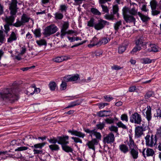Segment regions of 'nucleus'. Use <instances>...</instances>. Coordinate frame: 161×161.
Masks as SVG:
<instances>
[{"label":"nucleus","instance_id":"obj_1","mask_svg":"<svg viewBox=\"0 0 161 161\" xmlns=\"http://www.w3.org/2000/svg\"><path fill=\"white\" fill-rule=\"evenodd\" d=\"M14 90L12 88H7L4 91L3 93L0 92V96L3 100H8L14 102L17 100V96L14 93Z\"/></svg>","mask_w":161,"mask_h":161},{"label":"nucleus","instance_id":"obj_2","mask_svg":"<svg viewBox=\"0 0 161 161\" xmlns=\"http://www.w3.org/2000/svg\"><path fill=\"white\" fill-rule=\"evenodd\" d=\"M84 131L86 133L89 134V136L93 140H96V142L99 143V141L101 140L102 135L101 133L96 131L95 129L90 130L88 128H84Z\"/></svg>","mask_w":161,"mask_h":161},{"label":"nucleus","instance_id":"obj_3","mask_svg":"<svg viewBox=\"0 0 161 161\" xmlns=\"http://www.w3.org/2000/svg\"><path fill=\"white\" fill-rule=\"evenodd\" d=\"M146 140V144L147 146L152 147L156 145L157 141V138L155 136L152 135H147L145 137Z\"/></svg>","mask_w":161,"mask_h":161},{"label":"nucleus","instance_id":"obj_4","mask_svg":"<svg viewBox=\"0 0 161 161\" xmlns=\"http://www.w3.org/2000/svg\"><path fill=\"white\" fill-rule=\"evenodd\" d=\"M30 17L26 14H23L21 16V20L17 19L16 22L13 24V26L16 27H19L24 25L26 23L29 22Z\"/></svg>","mask_w":161,"mask_h":161},{"label":"nucleus","instance_id":"obj_5","mask_svg":"<svg viewBox=\"0 0 161 161\" xmlns=\"http://www.w3.org/2000/svg\"><path fill=\"white\" fill-rule=\"evenodd\" d=\"M58 30L57 26L54 24H52L45 28L43 34L47 36H49L55 33Z\"/></svg>","mask_w":161,"mask_h":161},{"label":"nucleus","instance_id":"obj_6","mask_svg":"<svg viewBox=\"0 0 161 161\" xmlns=\"http://www.w3.org/2000/svg\"><path fill=\"white\" fill-rule=\"evenodd\" d=\"M130 120L131 123L140 125L142 121V118L140 114L137 112H135L130 117Z\"/></svg>","mask_w":161,"mask_h":161},{"label":"nucleus","instance_id":"obj_7","mask_svg":"<svg viewBox=\"0 0 161 161\" xmlns=\"http://www.w3.org/2000/svg\"><path fill=\"white\" fill-rule=\"evenodd\" d=\"M146 127L142 125V126H137L135 129V137L136 138L140 137L143 134L144 131L146 130Z\"/></svg>","mask_w":161,"mask_h":161},{"label":"nucleus","instance_id":"obj_8","mask_svg":"<svg viewBox=\"0 0 161 161\" xmlns=\"http://www.w3.org/2000/svg\"><path fill=\"white\" fill-rule=\"evenodd\" d=\"M109 23L107 21L100 19L95 24L94 28L97 30H99L103 28L106 25H109Z\"/></svg>","mask_w":161,"mask_h":161},{"label":"nucleus","instance_id":"obj_9","mask_svg":"<svg viewBox=\"0 0 161 161\" xmlns=\"http://www.w3.org/2000/svg\"><path fill=\"white\" fill-rule=\"evenodd\" d=\"M18 2L17 0H12L9 4V9L10 10V14H16L18 8L17 7Z\"/></svg>","mask_w":161,"mask_h":161},{"label":"nucleus","instance_id":"obj_10","mask_svg":"<svg viewBox=\"0 0 161 161\" xmlns=\"http://www.w3.org/2000/svg\"><path fill=\"white\" fill-rule=\"evenodd\" d=\"M46 144L45 142H42L35 144L33 146H31L32 148H34L33 151L34 154H41L43 153V151L42 150H38L37 149L39 148L41 149L42 148L44 147Z\"/></svg>","mask_w":161,"mask_h":161},{"label":"nucleus","instance_id":"obj_11","mask_svg":"<svg viewBox=\"0 0 161 161\" xmlns=\"http://www.w3.org/2000/svg\"><path fill=\"white\" fill-rule=\"evenodd\" d=\"M123 14L124 19L126 22L131 23L134 25H135L136 20L133 15H129L128 14L123 12Z\"/></svg>","mask_w":161,"mask_h":161},{"label":"nucleus","instance_id":"obj_12","mask_svg":"<svg viewBox=\"0 0 161 161\" xmlns=\"http://www.w3.org/2000/svg\"><path fill=\"white\" fill-rule=\"evenodd\" d=\"M114 135L111 132L103 137V142L105 144H111L114 142Z\"/></svg>","mask_w":161,"mask_h":161},{"label":"nucleus","instance_id":"obj_13","mask_svg":"<svg viewBox=\"0 0 161 161\" xmlns=\"http://www.w3.org/2000/svg\"><path fill=\"white\" fill-rule=\"evenodd\" d=\"M69 137L68 136H58V143L60 144L62 147L65 145H67L69 143L68 140Z\"/></svg>","mask_w":161,"mask_h":161},{"label":"nucleus","instance_id":"obj_14","mask_svg":"<svg viewBox=\"0 0 161 161\" xmlns=\"http://www.w3.org/2000/svg\"><path fill=\"white\" fill-rule=\"evenodd\" d=\"M123 12L126 13L127 14L129 13L132 15H136L138 13H137V9H136L135 7L129 8L127 7H125L123 9Z\"/></svg>","mask_w":161,"mask_h":161},{"label":"nucleus","instance_id":"obj_15","mask_svg":"<svg viewBox=\"0 0 161 161\" xmlns=\"http://www.w3.org/2000/svg\"><path fill=\"white\" fill-rule=\"evenodd\" d=\"M10 16L8 17L7 16L5 18V21L6 24L10 25V26L13 25V23L15 20L16 17V14H10Z\"/></svg>","mask_w":161,"mask_h":161},{"label":"nucleus","instance_id":"obj_16","mask_svg":"<svg viewBox=\"0 0 161 161\" xmlns=\"http://www.w3.org/2000/svg\"><path fill=\"white\" fill-rule=\"evenodd\" d=\"M144 116L146 118L148 122L151 121L152 118V114L150 106H148L147 107V110L145 112V114H144Z\"/></svg>","mask_w":161,"mask_h":161},{"label":"nucleus","instance_id":"obj_17","mask_svg":"<svg viewBox=\"0 0 161 161\" xmlns=\"http://www.w3.org/2000/svg\"><path fill=\"white\" fill-rule=\"evenodd\" d=\"M100 42L98 40V38L95 36L90 41V43L88 45V46L89 48H91L95 46H97L98 47L100 46Z\"/></svg>","mask_w":161,"mask_h":161},{"label":"nucleus","instance_id":"obj_18","mask_svg":"<svg viewBox=\"0 0 161 161\" xmlns=\"http://www.w3.org/2000/svg\"><path fill=\"white\" fill-rule=\"evenodd\" d=\"M68 131L69 133H71V135H74L76 136L82 138H84L86 136L84 133L80 131H78L74 130H68Z\"/></svg>","mask_w":161,"mask_h":161},{"label":"nucleus","instance_id":"obj_19","mask_svg":"<svg viewBox=\"0 0 161 161\" xmlns=\"http://www.w3.org/2000/svg\"><path fill=\"white\" fill-rule=\"evenodd\" d=\"M95 140L92 139L91 141H88L86 143V145L88 147L89 149L95 150V146L97 145L98 144V143L96 142Z\"/></svg>","mask_w":161,"mask_h":161},{"label":"nucleus","instance_id":"obj_20","mask_svg":"<svg viewBox=\"0 0 161 161\" xmlns=\"http://www.w3.org/2000/svg\"><path fill=\"white\" fill-rule=\"evenodd\" d=\"M69 26V24L68 21H65L62 24L60 31L61 34L60 37L64 34H65V32L66 31L67 29Z\"/></svg>","mask_w":161,"mask_h":161},{"label":"nucleus","instance_id":"obj_21","mask_svg":"<svg viewBox=\"0 0 161 161\" xmlns=\"http://www.w3.org/2000/svg\"><path fill=\"white\" fill-rule=\"evenodd\" d=\"M138 150L135 148H133L130 150V154L131 156L134 159H136L138 157Z\"/></svg>","mask_w":161,"mask_h":161},{"label":"nucleus","instance_id":"obj_22","mask_svg":"<svg viewBox=\"0 0 161 161\" xmlns=\"http://www.w3.org/2000/svg\"><path fill=\"white\" fill-rule=\"evenodd\" d=\"M119 149L121 152L126 154L129 152V149L128 146L125 144H122L119 146Z\"/></svg>","mask_w":161,"mask_h":161},{"label":"nucleus","instance_id":"obj_23","mask_svg":"<svg viewBox=\"0 0 161 161\" xmlns=\"http://www.w3.org/2000/svg\"><path fill=\"white\" fill-rule=\"evenodd\" d=\"M17 38V34L14 31H12L9 38H8L7 42L8 43H11L13 41H16Z\"/></svg>","mask_w":161,"mask_h":161},{"label":"nucleus","instance_id":"obj_24","mask_svg":"<svg viewBox=\"0 0 161 161\" xmlns=\"http://www.w3.org/2000/svg\"><path fill=\"white\" fill-rule=\"evenodd\" d=\"M138 14L140 17L143 22H145L148 21L150 19V18L147 16L142 14L140 12H138Z\"/></svg>","mask_w":161,"mask_h":161},{"label":"nucleus","instance_id":"obj_25","mask_svg":"<svg viewBox=\"0 0 161 161\" xmlns=\"http://www.w3.org/2000/svg\"><path fill=\"white\" fill-rule=\"evenodd\" d=\"M68 59L67 57L64 56L56 58L53 59V60L55 62L60 63L64 61L67 60Z\"/></svg>","mask_w":161,"mask_h":161},{"label":"nucleus","instance_id":"obj_26","mask_svg":"<svg viewBox=\"0 0 161 161\" xmlns=\"http://www.w3.org/2000/svg\"><path fill=\"white\" fill-rule=\"evenodd\" d=\"M149 46L150 48L148 49L149 52H157L158 51V47L156 46L155 44H150Z\"/></svg>","mask_w":161,"mask_h":161},{"label":"nucleus","instance_id":"obj_27","mask_svg":"<svg viewBox=\"0 0 161 161\" xmlns=\"http://www.w3.org/2000/svg\"><path fill=\"white\" fill-rule=\"evenodd\" d=\"M153 8L152 9V14L153 16L157 15L160 13L161 10V5H160L159 8Z\"/></svg>","mask_w":161,"mask_h":161},{"label":"nucleus","instance_id":"obj_28","mask_svg":"<svg viewBox=\"0 0 161 161\" xmlns=\"http://www.w3.org/2000/svg\"><path fill=\"white\" fill-rule=\"evenodd\" d=\"M110 39L109 38H108L107 37H103L101 38L99 40V41L100 42L99 44V46H101L102 44L105 45L107 44L109 41Z\"/></svg>","mask_w":161,"mask_h":161},{"label":"nucleus","instance_id":"obj_29","mask_svg":"<svg viewBox=\"0 0 161 161\" xmlns=\"http://www.w3.org/2000/svg\"><path fill=\"white\" fill-rule=\"evenodd\" d=\"M62 148L64 151L67 153H72L73 151V149L70 147L68 146L67 145L62 146Z\"/></svg>","mask_w":161,"mask_h":161},{"label":"nucleus","instance_id":"obj_30","mask_svg":"<svg viewBox=\"0 0 161 161\" xmlns=\"http://www.w3.org/2000/svg\"><path fill=\"white\" fill-rule=\"evenodd\" d=\"M146 153L147 157L153 156L155 153L154 150L152 149L149 148L147 149Z\"/></svg>","mask_w":161,"mask_h":161},{"label":"nucleus","instance_id":"obj_31","mask_svg":"<svg viewBox=\"0 0 161 161\" xmlns=\"http://www.w3.org/2000/svg\"><path fill=\"white\" fill-rule=\"evenodd\" d=\"M80 102L79 100H77L76 101L71 102L67 107H66L65 108H72L75 106L80 105Z\"/></svg>","mask_w":161,"mask_h":161},{"label":"nucleus","instance_id":"obj_32","mask_svg":"<svg viewBox=\"0 0 161 161\" xmlns=\"http://www.w3.org/2000/svg\"><path fill=\"white\" fill-rule=\"evenodd\" d=\"M34 87H33V85H32L31 86L28 88L26 89V94L29 95H33L34 94Z\"/></svg>","mask_w":161,"mask_h":161},{"label":"nucleus","instance_id":"obj_33","mask_svg":"<svg viewBox=\"0 0 161 161\" xmlns=\"http://www.w3.org/2000/svg\"><path fill=\"white\" fill-rule=\"evenodd\" d=\"M49 87L52 91H54L57 87V84L54 81H51L49 84Z\"/></svg>","mask_w":161,"mask_h":161},{"label":"nucleus","instance_id":"obj_34","mask_svg":"<svg viewBox=\"0 0 161 161\" xmlns=\"http://www.w3.org/2000/svg\"><path fill=\"white\" fill-rule=\"evenodd\" d=\"M49 147L52 151H58L59 149V147L58 145L56 144H53L49 146Z\"/></svg>","mask_w":161,"mask_h":161},{"label":"nucleus","instance_id":"obj_35","mask_svg":"<svg viewBox=\"0 0 161 161\" xmlns=\"http://www.w3.org/2000/svg\"><path fill=\"white\" fill-rule=\"evenodd\" d=\"M95 19L92 17L90 18L89 20L87 22V26L90 27H94L95 25Z\"/></svg>","mask_w":161,"mask_h":161},{"label":"nucleus","instance_id":"obj_36","mask_svg":"<svg viewBox=\"0 0 161 161\" xmlns=\"http://www.w3.org/2000/svg\"><path fill=\"white\" fill-rule=\"evenodd\" d=\"M90 12L95 15H100L101 14V12L97 9L94 8H91Z\"/></svg>","mask_w":161,"mask_h":161},{"label":"nucleus","instance_id":"obj_37","mask_svg":"<svg viewBox=\"0 0 161 161\" xmlns=\"http://www.w3.org/2000/svg\"><path fill=\"white\" fill-rule=\"evenodd\" d=\"M128 145L129 147L130 150L132 149L133 147L136 145L135 142L131 137H130L129 142L128 143Z\"/></svg>","mask_w":161,"mask_h":161},{"label":"nucleus","instance_id":"obj_38","mask_svg":"<svg viewBox=\"0 0 161 161\" xmlns=\"http://www.w3.org/2000/svg\"><path fill=\"white\" fill-rule=\"evenodd\" d=\"M144 38L143 37H141L139 38L136 41V45L138 46H141V47L142 46L143 43Z\"/></svg>","mask_w":161,"mask_h":161},{"label":"nucleus","instance_id":"obj_39","mask_svg":"<svg viewBox=\"0 0 161 161\" xmlns=\"http://www.w3.org/2000/svg\"><path fill=\"white\" fill-rule=\"evenodd\" d=\"M150 5L151 9L156 8L158 6V2L156 0H152L150 2Z\"/></svg>","mask_w":161,"mask_h":161},{"label":"nucleus","instance_id":"obj_40","mask_svg":"<svg viewBox=\"0 0 161 161\" xmlns=\"http://www.w3.org/2000/svg\"><path fill=\"white\" fill-rule=\"evenodd\" d=\"M122 25V21L121 20L117 21L114 24V27L116 31H117L119 27Z\"/></svg>","mask_w":161,"mask_h":161},{"label":"nucleus","instance_id":"obj_41","mask_svg":"<svg viewBox=\"0 0 161 161\" xmlns=\"http://www.w3.org/2000/svg\"><path fill=\"white\" fill-rule=\"evenodd\" d=\"M104 113H111V111H106V110H102L100 111L97 113V115L99 117H104L105 115L104 114Z\"/></svg>","mask_w":161,"mask_h":161},{"label":"nucleus","instance_id":"obj_42","mask_svg":"<svg viewBox=\"0 0 161 161\" xmlns=\"http://www.w3.org/2000/svg\"><path fill=\"white\" fill-rule=\"evenodd\" d=\"M33 32L36 37H39L41 36V30L40 28L35 29Z\"/></svg>","mask_w":161,"mask_h":161},{"label":"nucleus","instance_id":"obj_43","mask_svg":"<svg viewBox=\"0 0 161 161\" xmlns=\"http://www.w3.org/2000/svg\"><path fill=\"white\" fill-rule=\"evenodd\" d=\"M142 49V47L141 46H138L136 45V47L132 49L130 52V53L134 54V53H136L138 51Z\"/></svg>","mask_w":161,"mask_h":161},{"label":"nucleus","instance_id":"obj_44","mask_svg":"<svg viewBox=\"0 0 161 161\" xmlns=\"http://www.w3.org/2000/svg\"><path fill=\"white\" fill-rule=\"evenodd\" d=\"M47 140L50 143L55 144L57 142L58 143V136L56 138L54 137H51L50 139H47Z\"/></svg>","mask_w":161,"mask_h":161},{"label":"nucleus","instance_id":"obj_45","mask_svg":"<svg viewBox=\"0 0 161 161\" xmlns=\"http://www.w3.org/2000/svg\"><path fill=\"white\" fill-rule=\"evenodd\" d=\"M113 14H117L118 17H119V14L118 13L119 11V7L117 5H115L113 7Z\"/></svg>","mask_w":161,"mask_h":161},{"label":"nucleus","instance_id":"obj_46","mask_svg":"<svg viewBox=\"0 0 161 161\" xmlns=\"http://www.w3.org/2000/svg\"><path fill=\"white\" fill-rule=\"evenodd\" d=\"M54 15L55 18L56 20L61 19L64 17L63 14L60 13H56Z\"/></svg>","mask_w":161,"mask_h":161},{"label":"nucleus","instance_id":"obj_47","mask_svg":"<svg viewBox=\"0 0 161 161\" xmlns=\"http://www.w3.org/2000/svg\"><path fill=\"white\" fill-rule=\"evenodd\" d=\"M141 62L143 64H150L152 62V60L148 58H142L141 59Z\"/></svg>","mask_w":161,"mask_h":161},{"label":"nucleus","instance_id":"obj_48","mask_svg":"<svg viewBox=\"0 0 161 161\" xmlns=\"http://www.w3.org/2000/svg\"><path fill=\"white\" fill-rule=\"evenodd\" d=\"M117 125L119 128H121L124 129H127V127L121 121H119L117 124Z\"/></svg>","mask_w":161,"mask_h":161},{"label":"nucleus","instance_id":"obj_49","mask_svg":"<svg viewBox=\"0 0 161 161\" xmlns=\"http://www.w3.org/2000/svg\"><path fill=\"white\" fill-rule=\"evenodd\" d=\"M114 15L113 14H106L105 16V18L107 20H113L115 19Z\"/></svg>","mask_w":161,"mask_h":161},{"label":"nucleus","instance_id":"obj_50","mask_svg":"<svg viewBox=\"0 0 161 161\" xmlns=\"http://www.w3.org/2000/svg\"><path fill=\"white\" fill-rule=\"evenodd\" d=\"M155 136L157 138H161V125L157 129L156 134Z\"/></svg>","mask_w":161,"mask_h":161},{"label":"nucleus","instance_id":"obj_51","mask_svg":"<svg viewBox=\"0 0 161 161\" xmlns=\"http://www.w3.org/2000/svg\"><path fill=\"white\" fill-rule=\"evenodd\" d=\"M126 47L125 46H120L118 48V52L119 53H123L126 50Z\"/></svg>","mask_w":161,"mask_h":161},{"label":"nucleus","instance_id":"obj_52","mask_svg":"<svg viewBox=\"0 0 161 161\" xmlns=\"http://www.w3.org/2000/svg\"><path fill=\"white\" fill-rule=\"evenodd\" d=\"M153 93L152 92H148L144 96V98L145 99H147L150 97L153 96Z\"/></svg>","mask_w":161,"mask_h":161},{"label":"nucleus","instance_id":"obj_53","mask_svg":"<svg viewBox=\"0 0 161 161\" xmlns=\"http://www.w3.org/2000/svg\"><path fill=\"white\" fill-rule=\"evenodd\" d=\"M5 40V35L3 34V31L0 33V43L1 44L3 43Z\"/></svg>","mask_w":161,"mask_h":161},{"label":"nucleus","instance_id":"obj_54","mask_svg":"<svg viewBox=\"0 0 161 161\" xmlns=\"http://www.w3.org/2000/svg\"><path fill=\"white\" fill-rule=\"evenodd\" d=\"M105 126V123L103 122H100L99 124L96 125L97 128L98 129L102 130Z\"/></svg>","mask_w":161,"mask_h":161},{"label":"nucleus","instance_id":"obj_55","mask_svg":"<svg viewBox=\"0 0 161 161\" xmlns=\"http://www.w3.org/2000/svg\"><path fill=\"white\" fill-rule=\"evenodd\" d=\"M28 148L26 147L23 146L19 147L15 149V151H25L28 149Z\"/></svg>","mask_w":161,"mask_h":161},{"label":"nucleus","instance_id":"obj_56","mask_svg":"<svg viewBox=\"0 0 161 161\" xmlns=\"http://www.w3.org/2000/svg\"><path fill=\"white\" fill-rule=\"evenodd\" d=\"M79 79H80L79 75L78 74L71 76V81H74L78 80Z\"/></svg>","mask_w":161,"mask_h":161},{"label":"nucleus","instance_id":"obj_57","mask_svg":"<svg viewBox=\"0 0 161 161\" xmlns=\"http://www.w3.org/2000/svg\"><path fill=\"white\" fill-rule=\"evenodd\" d=\"M75 32L74 31H73L72 30H68L67 31H66L65 32V34H64L60 37L61 38H63L64 37V36H65L66 34H71L74 33Z\"/></svg>","mask_w":161,"mask_h":161},{"label":"nucleus","instance_id":"obj_58","mask_svg":"<svg viewBox=\"0 0 161 161\" xmlns=\"http://www.w3.org/2000/svg\"><path fill=\"white\" fill-rule=\"evenodd\" d=\"M101 6L102 8V11L104 13H108L109 10L107 6H105L103 4H101Z\"/></svg>","mask_w":161,"mask_h":161},{"label":"nucleus","instance_id":"obj_59","mask_svg":"<svg viewBox=\"0 0 161 161\" xmlns=\"http://www.w3.org/2000/svg\"><path fill=\"white\" fill-rule=\"evenodd\" d=\"M121 119L123 121H125L127 122L128 121V117L126 114H123L121 115Z\"/></svg>","mask_w":161,"mask_h":161},{"label":"nucleus","instance_id":"obj_60","mask_svg":"<svg viewBox=\"0 0 161 161\" xmlns=\"http://www.w3.org/2000/svg\"><path fill=\"white\" fill-rule=\"evenodd\" d=\"M67 7L65 5H62L60 6V11L63 12H66Z\"/></svg>","mask_w":161,"mask_h":161},{"label":"nucleus","instance_id":"obj_61","mask_svg":"<svg viewBox=\"0 0 161 161\" xmlns=\"http://www.w3.org/2000/svg\"><path fill=\"white\" fill-rule=\"evenodd\" d=\"M105 121L107 124H111L114 123V119L112 118H110L105 119Z\"/></svg>","mask_w":161,"mask_h":161},{"label":"nucleus","instance_id":"obj_62","mask_svg":"<svg viewBox=\"0 0 161 161\" xmlns=\"http://www.w3.org/2000/svg\"><path fill=\"white\" fill-rule=\"evenodd\" d=\"M71 138L74 141L75 143L79 142L82 143V140L79 137H72Z\"/></svg>","mask_w":161,"mask_h":161},{"label":"nucleus","instance_id":"obj_63","mask_svg":"<svg viewBox=\"0 0 161 161\" xmlns=\"http://www.w3.org/2000/svg\"><path fill=\"white\" fill-rule=\"evenodd\" d=\"M67 87V83L64 81H62L60 85V88L61 90H64L66 89Z\"/></svg>","mask_w":161,"mask_h":161},{"label":"nucleus","instance_id":"obj_64","mask_svg":"<svg viewBox=\"0 0 161 161\" xmlns=\"http://www.w3.org/2000/svg\"><path fill=\"white\" fill-rule=\"evenodd\" d=\"M37 44L40 46H42L46 44V42L44 40H41L36 41Z\"/></svg>","mask_w":161,"mask_h":161}]
</instances>
